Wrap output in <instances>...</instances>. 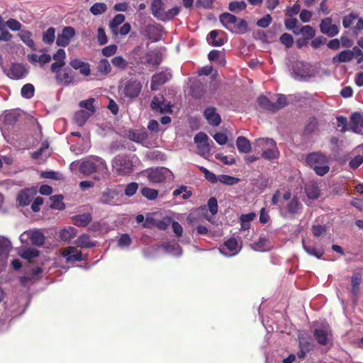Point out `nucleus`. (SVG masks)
<instances>
[{"label": "nucleus", "instance_id": "obj_1", "mask_svg": "<svg viewBox=\"0 0 363 363\" xmlns=\"http://www.w3.org/2000/svg\"><path fill=\"white\" fill-rule=\"evenodd\" d=\"M79 170L85 175H89L96 172L101 174L108 173L106 162L97 156H90L84 160L79 165Z\"/></svg>", "mask_w": 363, "mask_h": 363}, {"label": "nucleus", "instance_id": "obj_2", "mask_svg": "<svg viewBox=\"0 0 363 363\" xmlns=\"http://www.w3.org/2000/svg\"><path fill=\"white\" fill-rule=\"evenodd\" d=\"M219 19L223 26L232 33L244 34L248 30L247 21L242 18L239 19L231 13H222Z\"/></svg>", "mask_w": 363, "mask_h": 363}, {"label": "nucleus", "instance_id": "obj_3", "mask_svg": "<svg viewBox=\"0 0 363 363\" xmlns=\"http://www.w3.org/2000/svg\"><path fill=\"white\" fill-rule=\"evenodd\" d=\"M306 162L318 176H324L330 170L329 160L321 152H315L309 154L306 157Z\"/></svg>", "mask_w": 363, "mask_h": 363}, {"label": "nucleus", "instance_id": "obj_4", "mask_svg": "<svg viewBox=\"0 0 363 363\" xmlns=\"http://www.w3.org/2000/svg\"><path fill=\"white\" fill-rule=\"evenodd\" d=\"M255 147L262 152V157L266 160L276 159L279 155L277 144L271 138H258L255 143Z\"/></svg>", "mask_w": 363, "mask_h": 363}, {"label": "nucleus", "instance_id": "obj_5", "mask_svg": "<svg viewBox=\"0 0 363 363\" xmlns=\"http://www.w3.org/2000/svg\"><path fill=\"white\" fill-rule=\"evenodd\" d=\"M166 6L163 0H153L151 4L152 15L157 19L162 21H167L176 16L179 12L178 7H174L166 11Z\"/></svg>", "mask_w": 363, "mask_h": 363}, {"label": "nucleus", "instance_id": "obj_6", "mask_svg": "<svg viewBox=\"0 0 363 363\" xmlns=\"http://www.w3.org/2000/svg\"><path fill=\"white\" fill-rule=\"evenodd\" d=\"M113 172L118 175H126L133 170V161L127 155H118L112 160Z\"/></svg>", "mask_w": 363, "mask_h": 363}, {"label": "nucleus", "instance_id": "obj_7", "mask_svg": "<svg viewBox=\"0 0 363 363\" xmlns=\"http://www.w3.org/2000/svg\"><path fill=\"white\" fill-rule=\"evenodd\" d=\"M291 75L297 80H308L315 75V71L310 64L297 61L292 66Z\"/></svg>", "mask_w": 363, "mask_h": 363}, {"label": "nucleus", "instance_id": "obj_8", "mask_svg": "<svg viewBox=\"0 0 363 363\" xmlns=\"http://www.w3.org/2000/svg\"><path fill=\"white\" fill-rule=\"evenodd\" d=\"M315 340L322 345H327L332 341V330L326 322L318 324L313 331Z\"/></svg>", "mask_w": 363, "mask_h": 363}, {"label": "nucleus", "instance_id": "obj_9", "mask_svg": "<svg viewBox=\"0 0 363 363\" xmlns=\"http://www.w3.org/2000/svg\"><path fill=\"white\" fill-rule=\"evenodd\" d=\"M173 177L172 172L166 167L150 169L147 173V178L152 183H161L167 179L171 180Z\"/></svg>", "mask_w": 363, "mask_h": 363}, {"label": "nucleus", "instance_id": "obj_10", "mask_svg": "<svg viewBox=\"0 0 363 363\" xmlns=\"http://www.w3.org/2000/svg\"><path fill=\"white\" fill-rule=\"evenodd\" d=\"M52 72L55 74V80L59 85L67 86L74 82L75 73L69 67L57 68Z\"/></svg>", "mask_w": 363, "mask_h": 363}, {"label": "nucleus", "instance_id": "obj_11", "mask_svg": "<svg viewBox=\"0 0 363 363\" xmlns=\"http://www.w3.org/2000/svg\"><path fill=\"white\" fill-rule=\"evenodd\" d=\"M141 89L142 84L138 80L130 79L124 84L122 93L125 97L134 99L139 95Z\"/></svg>", "mask_w": 363, "mask_h": 363}, {"label": "nucleus", "instance_id": "obj_12", "mask_svg": "<svg viewBox=\"0 0 363 363\" xmlns=\"http://www.w3.org/2000/svg\"><path fill=\"white\" fill-rule=\"evenodd\" d=\"M241 245L235 238H230L219 247V252L225 257H233L239 253Z\"/></svg>", "mask_w": 363, "mask_h": 363}, {"label": "nucleus", "instance_id": "obj_13", "mask_svg": "<svg viewBox=\"0 0 363 363\" xmlns=\"http://www.w3.org/2000/svg\"><path fill=\"white\" fill-rule=\"evenodd\" d=\"M61 254L67 262H74L86 259L87 255H83L76 247L69 246L62 249Z\"/></svg>", "mask_w": 363, "mask_h": 363}, {"label": "nucleus", "instance_id": "obj_14", "mask_svg": "<svg viewBox=\"0 0 363 363\" xmlns=\"http://www.w3.org/2000/svg\"><path fill=\"white\" fill-rule=\"evenodd\" d=\"M172 77L171 72L169 69H165L159 73L154 74L152 77V81L150 84V88L152 91H156L158 89L159 86L168 80H169Z\"/></svg>", "mask_w": 363, "mask_h": 363}, {"label": "nucleus", "instance_id": "obj_15", "mask_svg": "<svg viewBox=\"0 0 363 363\" xmlns=\"http://www.w3.org/2000/svg\"><path fill=\"white\" fill-rule=\"evenodd\" d=\"M75 35V30L71 26L65 27L56 39V44L60 47L68 45L72 38Z\"/></svg>", "mask_w": 363, "mask_h": 363}, {"label": "nucleus", "instance_id": "obj_16", "mask_svg": "<svg viewBox=\"0 0 363 363\" xmlns=\"http://www.w3.org/2000/svg\"><path fill=\"white\" fill-rule=\"evenodd\" d=\"M128 136L130 140L140 143L145 147H149L150 145L147 140V133L144 129L130 130Z\"/></svg>", "mask_w": 363, "mask_h": 363}, {"label": "nucleus", "instance_id": "obj_17", "mask_svg": "<svg viewBox=\"0 0 363 363\" xmlns=\"http://www.w3.org/2000/svg\"><path fill=\"white\" fill-rule=\"evenodd\" d=\"M320 31L329 37L336 35L339 32L337 26L332 23L331 18H325L321 21L320 24Z\"/></svg>", "mask_w": 363, "mask_h": 363}, {"label": "nucleus", "instance_id": "obj_18", "mask_svg": "<svg viewBox=\"0 0 363 363\" xmlns=\"http://www.w3.org/2000/svg\"><path fill=\"white\" fill-rule=\"evenodd\" d=\"M25 311V307L22 303H21V301L18 298H16L9 307H6L5 309V316L6 318L9 317H16L21 314H23Z\"/></svg>", "mask_w": 363, "mask_h": 363}, {"label": "nucleus", "instance_id": "obj_19", "mask_svg": "<svg viewBox=\"0 0 363 363\" xmlns=\"http://www.w3.org/2000/svg\"><path fill=\"white\" fill-rule=\"evenodd\" d=\"M203 115L208 123L212 126H218L221 123L220 116L214 107H208L205 109Z\"/></svg>", "mask_w": 363, "mask_h": 363}, {"label": "nucleus", "instance_id": "obj_20", "mask_svg": "<svg viewBox=\"0 0 363 363\" xmlns=\"http://www.w3.org/2000/svg\"><path fill=\"white\" fill-rule=\"evenodd\" d=\"M28 71L21 64H13L10 67L7 75L13 79H20L26 76Z\"/></svg>", "mask_w": 363, "mask_h": 363}, {"label": "nucleus", "instance_id": "obj_21", "mask_svg": "<svg viewBox=\"0 0 363 363\" xmlns=\"http://www.w3.org/2000/svg\"><path fill=\"white\" fill-rule=\"evenodd\" d=\"M66 52L60 48L53 55L55 62L51 65V71H56L57 68H62L65 65Z\"/></svg>", "mask_w": 363, "mask_h": 363}, {"label": "nucleus", "instance_id": "obj_22", "mask_svg": "<svg viewBox=\"0 0 363 363\" xmlns=\"http://www.w3.org/2000/svg\"><path fill=\"white\" fill-rule=\"evenodd\" d=\"M251 247L255 251L266 252L272 247V245L269 238L260 236L257 241L251 244Z\"/></svg>", "mask_w": 363, "mask_h": 363}, {"label": "nucleus", "instance_id": "obj_23", "mask_svg": "<svg viewBox=\"0 0 363 363\" xmlns=\"http://www.w3.org/2000/svg\"><path fill=\"white\" fill-rule=\"evenodd\" d=\"M69 65L73 69L79 70L80 74L84 76L87 77L91 74L90 65L87 62L73 59L70 61Z\"/></svg>", "mask_w": 363, "mask_h": 363}, {"label": "nucleus", "instance_id": "obj_24", "mask_svg": "<svg viewBox=\"0 0 363 363\" xmlns=\"http://www.w3.org/2000/svg\"><path fill=\"white\" fill-rule=\"evenodd\" d=\"M350 129L357 133H361L363 131V116L355 113L352 115L350 123Z\"/></svg>", "mask_w": 363, "mask_h": 363}, {"label": "nucleus", "instance_id": "obj_25", "mask_svg": "<svg viewBox=\"0 0 363 363\" xmlns=\"http://www.w3.org/2000/svg\"><path fill=\"white\" fill-rule=\"evenodd\" d=\"M36 191L34 189H26L22 190L18 196V201L21 206H28L33 199Z\"/></svg>", "mask_w": 363, "mask_h": 363}, {"label": "nucleus", "instance_id": "obj_26", "mask_svg": "<svg viewBox=\"0 0 363 363\" xmlns=\"http://www.w3.org/2000/svg\"><path fill=\"white\" fill-rule=\"evenodd\" d=\"M162 31V26L159 24L148 26L146 29L149 38L153 41H157L160 39Z\"/></svg>", "mask_w": 363, "mask_h": 363}, {"label": "nucleus", "instance_id": "obj_27", "mask_svg": "<svg viewBox=\"0 0 363 363\" xmlns=\"http://www.w3.org/2000/svg\"><path fill=\"white\" fill-rule=\"evenodd\" d=\"M18 35L20 39L32 50H37L35 44L32 38L33 33L30 31L23 30L18 34Z\"/></svg>", "mask_w": 363, "mask_h": 363}, {"label": "nucleus", "instance_id": "obj_28", "mask_svg": "<svg viewBox=\"0 0 363 363\" xmlns=\"http://www.w3.org/2000/svg\"><path fill=\"white\" fill-rule=\"evenodd\" d=\"M354 58V53L351 50H345L333 57V63L349 62Z\"/></svg>", "mask_w": 363, "mask_h": 363}, {"label": "nucleus", "instance_id": "obj_29", "mask_svg": "<svg viewBox=\"0 0 363 363\" xmlns=\"http://www.w3.org/2000/svg\"><path fill=\"white\" fill-rule=\"evenodd\" d=\"M236 145L239 152L242 153H248L252 148L250 142L244 136H239L237 138Z\"/></svg>", "mask_w": 363, "mask_h": 363}, {"label": "nucleus", "instance_id": "obj_30", "mask_svg": "<svg viewBox=\"0 0 363 363\" xmlns=\"http://www.w3.org/2000/svg\"><path fill=\"white\" fill-rule=\"evenodd\" d=\"M96 69L100 74L106 76L111 73L112 67L108 60L103 58L98 62Z\"/></svg>", "mask_w": 363, "mask_h": 363}, {"label": "nucleus", "instance_id": "obj_31", "mask_svg": "<svg viewBox=\"0 0 363 363\" xmlns=\"http://www.w3.org/2000/svg\"><path fill=\"white\" fill-rule=\"evenodd\" d=\"M302 244L306 252L311 256H314L320 259L324 254V250L323 248L318 249L314 246L308 245L306 243L304 240H302Z\"/></svg>", "mask_w": 363, "mask_h": 363}, {"label": "nucleus", "instance_id": "obj_32", "mask_svg": "<svg viewBox=\"0 0 363 363\" xmlns=\"http://www.w3.org/2000/svg\"><path fill=\"white\" fill-rule=\"evenodd\" d=\"M125 21L123 14H117L109 23V28L113 35L118 34V26L122 24Z\"/></svg>", "mask_w": 363, "mask_h": 363}, {"label": "nucleus", "instance_id": "obj_33", "mask_svg": "<svg viewBox=\"0 0 363 363\" xmlns=\"http://www.w3.org/2000/svg\"><path fill=\"white\" fill-rule=\"evenodd\" d=\"M306 194L308 199H316L320 196V189L315 183H309L305 187Z\"/></svg>", "mask_w": 363, "mask_h": 363}, {"label": "nucleus", "instance_id": "obj_34", "mask_svg": "<svg viewBox=\"0 0 363 363\" xmlns=\"http://www.w3.org/2000/svg\"><path fill=\"white\" fill-rule=\"evenodd\" d=\"M96 100L94 98H89L88 99L81 101L79 104L80 108H83L86 112L89 113L91 116L95 113L96 108L94 106Z\"/></svg>", "mask_w": 363, "mask_h": 363}, {"label": "nucleus", "instance_id": "obj_35", "mask_svg": "<svg viewBox=\"0 0 363 363\" xmlns=\"http://www.w3.org/2000/svg\"><path fill=\"white\" fill-rule=\"evenodd\" d=\"M48 147V143H43L38 151L32 153V157L35 160H44L47 158L50 155Z\"/></svg>", "mask_w": 363, "mask_h": 363}, {"label": "nucleus", "instance_id": "obj_36", "mask_svg": "<svg viewBox=\"0 0 363 363\" xmlns=\"http://www.w3.org/2000/svg\"><path fill=\"white\" fill-rule=\"evenodd\" d=\"M75 242L77 246L82 248H90L96 246V243L91 241L90 236L87 234L80 235Z\"/></svg>", "mask_w": 363, "mask_h": 363}, {"label": "nucleus", "instance_id": "obj_37", "mask_svg": "<svg viewBox=\"0 0 363 363\" xmlns=\"http://www.w3.org/2000/svg\"><path fill=\"white\" fill-rule=\"evenodd\" d=\"M30 242L36 246H41L45 242V236L40 230H30Z\"/></svg>", "mask_w": 363, "mask_h": 363}, {"label": "nucleus", "instance_id": "obj_38", "mask_svg": "<svg viewBox=\"0 0 363 363\" xmlns=\"http://www.w3.org/2000/svg\"><path fill=\"white\" fill-rule=\"evenodd\" d=\"M223 31L213 30L209 33V39L211 40L210 43L213 46L219 47L223 45L225 43V40L223 38L219 37L217 39V37L220 34H223Z\"/></svg>", "mask_w": 363, "mask_h": 363}, {"label": "nucleus", "instance_id": "obj_39", "mask_svg": "<svg viewBox=\"0 0 363 363\" xmlns=\"http://www.w3.org/2000/svg\"><path fill=\"white\" fill-rule=\"evenodd\" d=\"M77 233V229L74 227L68 226L63 228L60 233V236L64 241H69L76 236Z\"/></svg>", "mask_w": 363, "mask_h": 363}, {"label": "nucleus", "instance_id": "obj_40", "mask_svg": "<svg viewBox=\"0 0 363 363\" xmlns=\"http://www.w3.org/2000/svg\"><path fill=\"white\" fill-rule=\"evenodd\" d=\"M91 116L84 110H79L75 113L74 121L79 126H83Z\"/></svg>", "mask_w": 363, "mask_h": 363}, {"label": "nucleus", "instance_id": "obj_41", "mask_svg": "<svg viewBox=\"0 0 363 363\" xmlns=\"http://www.w3.org/2000/svg\"><path fill=\"white\" fill-rule=\"evenodd\" d=\"M74 224L77 226H86L91 220V215L89 213L80 214L74 217Z\"/></svg>", "mask_w": 363, "mask_h": 363}, {"label": "nucleus", "instance_id": "obj_42", "mask_svg": "<svg viewBox=\"0 0 363 363\" xmlns=\"http://www.w3.org/2000/svg\"><path fill=\"white\" fill-rule=\"evenodd\" d=\"M301 208V204L298 199L295 196L289 201L287 205L286 206V208L287 209L288 212L291 214L298 213Z\"/></svg>", "mask_w": 363, "mask_h": 363}, {"label": "nucleus", "instance_id": "obj_43", "mask_svg": "<svg viewBox=\"0 0 363 363\" xmlns=\"http://www.w3.org/2000/svg\"><path fill=\"white\" fill-rule=\"evenodd\" d=\"M162 247L167 253L172 255L179 256L182 255V248L177 243L172 245L164 243L162 245Z\"/></svg>", "mask_w": 363, "mask_h": 363}, {"label": "nucleus", "instance_id": "obj_44", "mask_svg": "<svg viewBox=\"0 0 363 363\" xmlns=\"http://www.w3.org/2000/svg\"><path fill=\"white\" fill-rule=\"evenodd\" d=\"M111 64L115 68L120 70H125L128 67V61L124 59L122 56H116L112 58Z\"/></svg>", "mask_w": 363, "mask_h": 363}, {"label": "nucleus", "instance_id": "obj_45", "mask_svg": "<svg viewBox=\"0 0 363 363\" xmlns=\"http://www.w3.org/2000/svg\"><path fill=\"white\" fill-rule=\"evenodd\" d=\"M294 33L295 35L302 34L304 37L308 39H311L315 36V30L311 26H303L298 29V30H294Z\"/></svg>", "mask_w": 363, "mask_h": 363}, {"label": "nucleus", "instance_id": "obj_46", "mask_svg": "<svg viewBox=\"0 0 363 363\" xmlns=\"http://www.w3.org/2000/svg\"><path fill=\"white\" fill-rule=\"evenodd\" d=\"M116 196V192L114 190L107 189L102 192L100 202L104 204H111Z\"/></svg>", "mask_w": 363, "mask_h": 363}, {"label": "nucleus", "instance_id": "obj_47", "mask_svg": "<svg viewBox=\"0 0 363 363\" xmlns=\"http://www.w3.org/2000/svg\"><path fill=\"white\" fill-rule=\"evenodd\" d=\"M208 57L210 61H215L219 65H224L225 63L223 54L218 50H211Z\"/></svg>", "mask_w": 363, "mask_h": 363}, {"label": "nucleus", "instance_id": "obj_48", "mask_svg": "<svg viewBox=\"0 0 363 363\" xmlns=\"http://www.w3.org/2000/svg\"><path fill=\"white\" fill-rule=\"evenodd\" d=\"M55 39V29L52 27L49 28L43 33V42L45 44H52Z\"/></svg>", "mask_w": 363, "mask_h": 363}, {"label": "nucleus", "instance_id": "obj_49", "mask_svg": "<svg viewBox=\"0 0 363 363\" xmlns=\"http://www.w3.org/2000/svg\"><path fill=\"white\" fill-rule=\"evenodd\" d=\"M20 113L18 111H10L5 113L4 120L6 123L12 125L18 121Z\"/></svg>", "mask_w": 363, "mask_h": 363}, {"label": "nucleus", "instance_id": "obj_50", "mask_svg": "<svg viewBox=\"0 0 363 363\" xmlns=\"http://www.w3.org/2000/svg\"><path fill=\"white\" fill-rule=\"evenodd\" d=\"M52 203L50 208L57 210H63L65 208V204L62 202L63 196L62 195H55L50 197Z\"/></svg>", "mask_w": 363, "mask_h": 363}, {"label": "nucleus", "instance_id": "obj_51", "mask_svg": "<svg viewBox=\"0 0 363 363\" xmlns=\"http://www.w3.org/2000/svg\"><path fill=\"white\" fill-rule=\"evenodd\" d=\"M162 60L158 54L156 52H149L146 55V62L151 65H157L160 64Z\"/></svg>", "mask_w": 363, "mask_h": 363}, {"label": "nucleus", "instance_id": "obj_52", "mask_svg": "<svg viewBox=\"0 0 363 363\" xmlns=\"http://www.w3.org/2000/svg\"><path fill=\"white\" fill-rule=\"evenodd\" d=\"M107 9L104 3L97 2L93 4L90 8V12L94 16H99L104 13Z\"/></svg>", "mask_w": 363, "mask_h": 363}, {"label": "nucleus", "instance_id": "obj_53", "mask_svg": "<svg viewBox=\"0 0 363 363\" xmlns=\"http://www.w3.org/2000/svg\"><path fill=\"white\" fill-rule=\"evenodd\" d=\"M247 7V4L244 1H234L229 4L228 9L233 13H238L240 11L245 10Z\"/></svg>", "mask_w": 363, "mask_h": 363}, {"label": "nucleus", "instance_id": "obj_54", "mask_svg": "<svg viewBox=\"0 0 363 363\" xmlns=\"http://www.w3.org/2000/svg\"><path fill=\"white\" fill-rule=\"evenodd\" d=\"M311 232L315 237L319 238L323 236L328 233V228L323 225H313Z\"/></svg>", "mask_w": 363, "mask_h": 363}, {"label": "nucleus", "instance_id": "obj_55", "mask_svg": "<svg viewBox=\"0 0 363 363\" xmlns=\"http://www.w3.org/2000/svg\"><path fill=\"white\" fill-rule=\"evenodd\" d=\"M218 181L222 184L231 186L238 184L240 179L237 177L222 174L218 177Z\"/></svg>", "mask_w": 363, "mask_h": 363}, {"label": "nucleus", "instance_id": "obj_56", "mask_svg": "<svg viewBox=\"0 0 363 363\" xmlns=\"http://www.w3.org/2000/svg\"><path fill=\"white\" fill-rule=\"evenodd\" d=\"M257 102L259 105L267 110L274 111V106L266 96H261L258 98Z\"/></svg>", "mask_w": 363, "mask_h": 363}, {"label": "nucleus", "instance_id": "obj_57", "mask_svg": "<svg viewBox=\"0 0 363 363\" xmlns=\"http://www.w3.org/2000/svg\"><path fill=\"white\" fill-rule=\"evenodd\" d=\"M4 26L8 27L12 31H21L22 24L14 18H9L4 22Z\"/></svg>", "mask_w": 363, "mask_h": 363}, {"label": "nucleus", "instance_id": "obj_58", "mask_svg": "<svg viewBox=\"0 0 363 363\" xmlns=\"http://www.w3.org/2000/svg\"><path fill=\"white\" fill-rule=\"evenodd\" d=\"M141 194L149 200H155L158 196V191L149 187L143 188Z\"/></svg>", "mask_w": 363, "mask_h": 363}, {"label": "nucleus", "instance_id": "obj_59", "mask_svg": "<svg viewBox=\"0 0 363 363\" xmlns=\"http://www.w3.org/2000/svg\"><path fill=\"white\" fill-rule=\"evenodd\" d=\"M34 86L31 84H25L21 89V95L26 99H30L34 95Z\"/></svg>", "mask_w": 363, "mask_h": 363}, {"label": "nucleus", "instance_id": "obj_60", "mask_svg": "<svg viewBox=\"0 0 363 363\" xmlns=\"http://www.w3.org/2000/svg\"><path fill=\"white\" fill-rule=\"evenodd\" d=\"M361 283V276L359 274H354L352 277V292L357 296L359 292V286Z\"/></svg>", "mask_w": 363, "mask_h": 363}, {"label": "nucleus", "instance_id": "obj_61", "mask_svg": "<svg viewBox=\"0 0 363 363\" xmlns=\"http://www.w3.org/2000/svg\"><path fill=\"white\" fill-rule=\"evenodd\" d=\"M38 255L39 252L33 248H26L20 253V255L26 259H30L32 258L36 257L38 256Z\"/></svg>", "mask_w": 363, "mask_h": 363}, {"label": "nucleus", "instance_id": "obj_62", "mask_svg": "<svg viewBox=\"0 0 363 363\" xmlns=\"http://www.w3.org/2000/svg\"><path fill=\"white\" fill-rule=\"evenodd\" d=\"M147 158L152 160L162 161L165 160L164 155L158 150H151L146 153Z\"/></svg>", "mask_w": 363, "mask_h": 363}, {"label": "nucleus", "instance_id": "obj_63", "mask_svg": "<svg viewBox=\"0 0 363 363\" xmlns=\"http://www.w3.org/2000/svg\"><path fill=\"white\" fill-rule=\"evenodd\" d=\"M11 242L6 238L0 237V255L9 252Z\"/></svg>", "mask_w": 363, "mask_h": 363}, {"label": "nucleus", "instance_id": "obj_64", "mask_svg": "<svg viewBox=\"0 0 363 363\" xmlns=\"http://www.w3.org/2000/svg\"><path fill=\"white\" fill-rule=\"evenodd\" d=\"M286 97L284 95L279 94L277 96V101L275 103H273V105L274 106V111L280 108H282L283 107L286 106Z\"/></svg>", "mask_w": 363, "mask_h": 363}]
</instances>
